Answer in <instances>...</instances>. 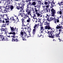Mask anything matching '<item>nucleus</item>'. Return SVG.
I'll use <instances>...</instances> for the list:
<instances>
[{
  "instance_id": "19",
  "label": "nucleus",
  "mask_w": 63,
  "mask_h": 63,
  "mask_svg": "<svg viewBox=\"0 0 63 63\" xmlns=\"http://www.w3.org/2000/svg\"><path fill=\"white\" fill-rule=\"evenodd\" d=\"M8 34H13V36H14V35H16V33H15V32H10L9 33H8Z\"/></svg>"
},
{
  "instance_id": "32",
  "label": "nucleus",
  "mask_w": 63,
  "mask_h": 63,
  "mask_svg": "<svg viewBox=\"0 0 63 63\" xmlns=\"http://www.w3.org/2000/svg\"><path fill=\"white\" fill-rule=\"evenodd\" d=\"M48 2H47L46 1H45L44 3V5H48Z\"/></svg>"
},
{
  "instance_id": "16",
  "label": "nucleus",
  "mask_w": 63,
  "mask_h": 63,
  "mask_svg": "<svg viewBox=\"0 0 63 63\" xmlns=\"http://www.w3.org/2000/svg\"><path fill=\"white\" fill-rule=\"evenodd\" d=\"M34 7H35V8L38 9L39 8H39L40 7V5L38 4H37L34 6Z\"/></svg>"
},
{
  "instance_id": "35",
  "label": "nucleus",
  "mask_w": 63,
  "mask_h": 63,
  "mask_svg": "<svg viewBox=\"0 0 63 63\" xmlns=\"http://www.w3.org/2000/svg\"><path fill=\"white\" fill-rule=\"evenodd\" d=\"M22 32V31L20 33V34H21V35H22V36H23V34H24V33H23V32Z\"/></svg>"
},
{
  "instance_id": "15",
  "label": "nucleus",
  "mask_w": 63,
  "mask_h": 63,
  "mask_svg": "<svg viewBox=\"0 0 63 63\" xmlns=\"http://www.w3.org/2000/svg\"><path fill=\"white\" fill-rule=\"evenodd\" d=\"M51 8H53L54 6H55V3L54 2H52L51 4Z\"/></svg>"
},
{
  "instance_id": "34",
  "label": "nucleus",
  "mask_w": 63,
  "mask_h": 63,
  "mask_svg": "<svg viewBox=\"0 0 63 63\" xmlns=\"http://www.w3.org/2000/svg\"><path fill=\"white\" fill-rule=\"evenodd\" d=\"M53 19H54V18L53 17H51L50 18V21H51V20H53Z\"/></svg>"
},
{
  "instance_id": "13",
  "label": "nucleus",
  "mask_w": 63,
  "mask_h": 63,
  "mask_svg": "<svg viewBox=\"0 0 63 63\" xmlns=\"http://www.w3.org/2000/svg\"><path fill=\"white\" fill-rule=\"evenodd\" d=\"M31 11L30 10V9H27L26 10V12L28 13H29V14H30V13H31Z\"/></svg>"
},
{
  "instance_id": "30",
  "label": "nucleus",
  "mask_w": 63,
  "mask_h": 63,
  "mask_svg": "<svg viewBox=\"0 0 63 63\" xmlns=\"http://www.w3.org/2000/svg\"><path fill=\"white\" fill-rule=\"evenodd\" d=\"M36 14H37V16H38V17H39V16H40V15H41V13H40V14L39 13H38V12L37 13H36Z\"/></svg>"
},
{
  "instance_id": "51",
  "label": "nucleus",
  "mask_w": 63,
  "mask_h": 63,
  "mask_svg": "<svg viewBox=\"0 0 63 63\" xmlns=\"http://www.w3.org/2000/svg\"><path fill=\"white\" fill-rule=\"evenodd\" d=\"M39 2H40V4L42 5V1H39Z\"/></svg>"
},
{
  "instance_id": "31",
  "label": "nucleus",
  "mask_w": 63,
  "mask_h": 63,
  "mask_svg": "<svg viewBox=\"0 0 63 63\" xmlns=\"http://www.w3.org/2000/svg\"><path fill=\"white\" fill-rule=\"evenodd\" d=\"M50 6V5H49V4H48V5L46 6V8H47V9H48V8H49Z\"/></svg>"
},
{
  "instance_id": "60",
  "label": "nucleus",
  "mask_w": 63,
  "mask_h": 63,
  "mask_svg": "<svg viewBox=\"0 0 63 63\" xmlns=\"http://www.w3.org/2000/svg\"><path fill=\"white\" fill-rule=\"evenodd\" d=\"M0 11H2V9L1 8V7H0Z\"/></svg>"
},
{
  "instance_id": "33",
  "label": "nucleus",
  "mask_w": 63,
  "mask_h": 63,
  "mask_svg": "<svg viewBox=\"0 0 63 63\" xmlns=\"http://www.w3.org/2000/svg\"><path fill=\"white\" fill-rule=\"evenodd\" d=\"M60 34H59V33H58V34H56L55 35H54V36H56V37H59V35Z\"/></svg>"
},
{
  "instance_id": "63",
  "label": "nucleus",
  "mask_w": 63,
  "mask_h": 63,
  "mask_svg": "<svg viewBox=\"0 0 63 63\" xmlns=\"http://www.w3.org/2000/svg\"><path fill=\"white\" fill-rule=\"evenodd\" d=\"M41 36H42V34H41V35H38V37H41Z\"/></svg>"
},
{
  "instance_id": "36",
  "label": "nucleus",
  "mask_w": 63,
  "mask_h": 63,
  "mask_svg": "<svg viewBox=\"0 0 63 63\" xmlns=\"http://www.w3.org/2000/svg\"><path fill=\"white\" fill-rule=\"evenodd\" d=\"M19 20H18V17H16V19L15 20L16 22H18V21Z\"/></svg>"
},
{
  "instance_id": "58",
  "label": "nucleus",
  "mask_w": 63,
  "mask_h": 63,
  "mask_svg": "<svg viewBox=\"0 0 63 63\" xmlns=\"http://www.w3.org/2000/svg\"><path fill=\"white\" fill-rule=\"evenodd\" d=\"M1 18H0V23H2V20L0 19Z\"/></svg>"
},
{
  "instance_id": "38",
  "label": "nucleus",
  "mask_w": 63,
  "mask_h": 63,
  "mask_svg": "<svg viewBox=\"0 0 63 63\" xmlns=\"http://www.w3.org/2000/svg\"><path fill=\"white\" fill-rule=\"evenodd\" d=\"M22 38L23 39V41H26L27 40L26 39H25V38L23 37V36L22 37Z\"/></svg>"
},
{
  "instance_id": "6",
  "label": "nucleus",
  "mask_w": 63,
  "mask_h": 63,
  "mask_svg": "<svg viewBox=\"0 0 63 63\" xmlns=\"http://www.w3.org/2000/svg\"><path fill=\"white\" fill-rule=\"evenodd\" d=\"M61 9H60V10L59 11H58V12H57V13L58 14H59L61 15V16L59 17V18H60V17H61L62 16V14H63V13H62V10H61Z\"/></svg>"
},
{
  "instance_id": "64",
  "label": "nucleus",
  "mask_w": 63,
  "mask_h": 63,
  "mask_svg": "<svg viewBox=\"0 0 63 63\" xmlns=\"http://www.w3.org/2000/svg\"><path fill=\"white\" fill-rule=\"evenodd\" d=\"M2 23H4L5 22V21H4V20H3V21L2 20Z\"/></svg>"
},
{
  "instance_id": "48",
  "label": "nucleus",
  "mask_w": 63,
  "mask_h": 63,
  "mask_svg": "<svg viewBox=\"0 0 63 63\" xmlns=\"http://www.w3.org/2000/svg\"><path fill=\"white\" fill-rule=\"evenodd\" d=\"M43 29V26L40 27V30H42Z\"/></svg>"
},
{
  "instance_id": "28",
  "label": "nucleus",
  "mask_w": 63,
  "mask_h": 63,
  "mask_svg": "<svg viewBox=\"0 0 63 63\" xmlns=\"http://www.w3.org/2000/svg\"><path fill=\"white\" fill-rule=\"evenodd\" d=\"M31 21V19H30V18L29 17V18L28 19V20H27V22H29L30 21Z\"/></svg>"
},
{
  "instance_id": "4",
  "label": "nucleus",
  "mask_w": 63,
  "mask_h": 63,
  "mask_svg": "<svg viewBox=\"0 0 63 63\" xmlns=\"http://www.w3.org/2000/svg\"><path fill=\"white\" fill-rule=\"evenodd\" d=\"M11 37H13L12 38V42H19V41L17 40V38H16V37H15V35L12 36Z\"/></svg>"
},
{
  "instance_id": "53",
  "label": "nucleus",
  "mask_w": 63,
  "mask_h": 63,
  "mask_svg": "<svg viewBox=\"0 0 63 63\" xmlns=\"http://www.w3.org/2000/svg\"><path fill=\"white\" fill-rule=\"evenodd\" d=\"M47 20L48 22L49 21H50V20H49V18H47Z\"/></svg>"
},
{
  "instance_id": "8",
  "label": "nucleus",
  "mask_w": 63,
  "mask_h": 63,
  "mask_svg": "<svg viewBox=\"0 0 63 63\" xmlns=\"http://www.w3.org/2000/svg\"><path fill=\"white\" fill-rule=\"evenodd\" d=\"M10 28H11V32H15L16 31V28L15 27V28H14L13 27H10Z\"/></svg>"
},
{
  "instance_id": "43",
  "label": "nucleus",
  "mask_w": 63,
  "mask_h": 63,
  "mask_svg": "<svg viewBox=\"0 0 63 63\" xmlns=\"http://www.w3.org/2000/svg\"><path fill=\"white\" fill-rule=\"evenodd\" d=\"M7 37H5L4 36V37L3 38V39H4V41H6L7 40Z\"/></svg>"
},
{
  "instance_id": "41",
  "label": "nucleus",
  "mask_w": 63,
  "mask_h": 63,
  "mask_svg": "<svg viewBox=\"0 0 63 63\" xmlns=\"http://www.w3.org/2000/svg\"><path fill=\"white\" fill-rule=\"evenodd\" d=\"M3 13H2V11H1V12H0V16H1L2 15H3Z\"/></svg>"
},
{
  "instance_id": "18",
  "label": "nucleus",
  "mask_w": 63,
  "mask_h": 63,
  "mask_svg": "<svg viewBox=\"0 0 63 63\" xmlns=\"http://www.w3.org/2000/svg\"><path fill=\"white\" fill-rule=\"evenodd\" d=\"M25 20V19L23 18H22V19H21L22 23L23 24V25H22V26H24V25H23V23H24V22H25V21H24Z\"/></svg>"
},
{
  "instance_id": "61",
  "label": "nucleus",
  "mask_w": 63,
  "mask_h": 63,
  "mask_svg": "<svg viewBox=\"0 0 63 63\" xmlns=\"http://www.w3.org/2000/svg\"><path fill=\"white\" fill-rule=\"evenodd\" d=\"M34 9H33L32 11H33V12L34 13H35V10H34Z\"/></svg>"
},
{
  "instance_id": "39",
  "label": "nucleus",
  "mask_w": 63,
  "mask_h": 63,
  "mask_svg": "<svg viewBox=\"0 0 63 63\" xmlns=\"http://www.w3.org/2000/svg\"><path fill=\"white\" fill-rule=\"evenodd\" d=\"M55 19H56L57 20V23H58V22H59V20L58 19H59V18H58V19H56L55 18Z\"/></svg>"
},
{
  "instance_id": "29",
  "label": "nucleus",
  "mask_w": 63,
  "mask_h": 63,
  "mask_svg": "<svg viewBox=\"0 0 63 63\" xmlns=\"http://www.w3.org/2000/svg\"><path fill=\"white\" fill-rule=\"evenodd\" d=\"M10 8L11 10L14 9V6H13V5H11Z\"/></svg>"
},
{
  "instance_id": "1",
  "label": "nucleus",
  "mask_w": 63,
  "mask_h": 63,
  "mask_svg": "<svg viewBox=\"0 0 63 63\" xmlns=\"http://www.w3.org/2000/svg\"><path fill=\"white\" fill-rule=\"evenodd\" d=\"M46 29H48V30H51V31H48V30H47L48 32H47V33L48 34V37L49 38H53V39L54 38V35H53L52 34H53L54 32V31H52V29L51 28V27H50V25H49L47 26H46Z\"/></svg>"
},
{
  "instance_id": "50",
  "label": "nucleus",
  "mask_w": 63,
  "mask_h": 63,
  "mask_svg": "<svg viewBox=\"0 0 63 63\" xmlns=\"http://www.w3.org/2000/svg\"><path fill=\"white\" fill-rule=\"evenodd\" d=\"M44 14V13H41V15H40V17H42V14Z\"/></svg>"
},
{
  "instance_id": "62",
  "label": "nucleus",
  "mask_w": 63,
  "mask_h": 63,
  "mask_svg": "<svg viewBox=\"0 0 63 63\" xmlns=\"http://www.w3.org/2000/svg\"><path fill=\"white\" fill-rule=\"evenodd\" d=\"M48 2L49 4H51V2H50V1H49Z\"/></svg>"
},
{
  "instance_id": "9",
  "label": "nucleus",
  "mask_w": 63,
  "mask_h": 63,
  "mask_svg": "<svg viewBox=\"0 0 63 63\" xmlns=\"http://www.w3.org/2000/svg\"><path fill=\"white\" fill-rule=\"evenodd\" d=\"M59 25H57V26L56 27V29H62V26L61 25V24H59Z\"/></svg>"
},
{
  "instance_id": "21",
  "label": "nucleus",
  "mask_w": 63,
  "mask_h": 63,
  "mask_svg": "<svg viewBox=\"0 0 63 63\" xmlns=\"http://www.w3.org/2000/svg\"><path fill=\"white\" fill-rule=\"evenodd\" d=\"M7 18V20H11V17L10 16H8V15H6Z\"/></svg>"
},
{
  "instance_id": "20",
  "label": "nucleus",
  "mask_w": 63,
  "mask_h": 63,
  "mask_svg": "<svg viewBox=\"0 0 63 63\" xmlns=\"http://www.w3.org/2000/svg\"><path fill=\"white\" fill-rule=\"evenodd\" d=\"M49 22H47V21H46L44 23V25H49Z\"/></svg>"
},
{
  "instance_id": "56",
  "label": "nucleus",
  "mask_w": 63,
  "mask_h": 63,
  "mask_svg": "<svg viewBox=\"0 0 63 63\" xmlns=\"http://www.w3.org/2000/svg\"><path fill=\"white\" fill-rule=\"evenodd\" d=\"M28 9H29V5H27V8L26 9V10Z\"/></svg>"
},
{
  "instance_id": "17",
  "label": "nucleus",
  "mask_w": 63,
  "mask_h": 63,
  "mask_svg": "<svg viewBox=\"0 0 63 63\" xmlns=\"http://www.w3.org/2000/svg\"><path fill=\"white\" fill-rule=\"evenodd\" d=\"M58 4H59L60 6V5H63V0H62V2H61L60 3L59 2Z\"/></svg>"
},
{
  "instance_id": "42",
  "label": "nucleus",
  "mask_w": 63,
  "mask_h": 63,
  "mask_svg": "<svg viewBox=\"0 0 63 63\" xmlns=\"http://www.w3.org/2000/svg\"><path fill=\"white\" fill-rule=\"evenodd\" d=\"M36 15L35 14H34L33 16V19H35V18L34 17H36Z\"/></svg>"
},
{
  "instance_id": "24",
  "label": "nucleus",
  "mask_w": 63,
  "mask_h": 63,
  "mask_svg": "<svg viewBox=\"0 0 63 63\" xmlns=\"http://www.w3.org/2000/svg\"><path fill=\"white\" fill-rule=\"evenodd\" d=\"M7 5H10V3H11V2H10V0H7Z\"/></svg>"
},
{
  "instance_id": "10",
  "label": "nucleus",
  "mask_w": 63,
  "mask_h": 63,
  "mask_svg": "<svg viewBox=\"0 0 63 63\" xmlns=\"http://www.w3.org/2000/svg\"><path fill=\"white\" fill-rule=\"evenodd\" d=\"M45 13H50V9L49 8H46L45 10Z\"/></svg>"
},
{
  "instance_id": "44",
  "label": "nucleus",
  "mask_w": 63,
  "mask_h": 63,
  "mask_svg": "<svg viewBox=\"0 0 63 63\" xmlns=\"http://www.w3.org/2000/svg\"><path fill=\"white\" fill-rule=\"evenodd\" d=\"M11 19H12L13 21L15 20V19H14V17H11Z\"/></svg>"
},
{
  "instance_id": "59",
  "label": "nucleus",
  "mask_w": 63,
  "mask_h": 63,
  "mask_svg": "<svg viewBox=\"0 0 63 63\" xmlns=\"http://www.w3.org/2000/svg\"><path fill=\"white\" fill-rule=\"evenodd\" d=\"M27 3H28V2H29V1H30V0H27Z\"/></svg>"
},
{
  "instance_id": "52",
  "label": "nucleus",
  "mask_w": 63,
  "mask_h": 63,
  "mask_svg": "<svg viewBox=\"0 0 63 63\" xmlns=\"http://www.w3.org/2000/svg\"><path fill=\"white\" fill-rule=\"evenodd\" d=\"M1 16V18H3V17H4V15H2L0 16Z\"/></svg>"
},
{
  "instance_id": "2",
  "label": "nucleus",
  "mask_w": 63,
  "mask_h": 63,
  "mask_svg": "<svg viewBox=\"0 0 63 63\" xmlns=\"http://www.w3.org/2000/svg\"><path fill=\"white\" fill-rule=\"evenodd\" d=\"M25 2L27 3V0H23L22 3H18V6H17L16 8L18 10L20 9V11H23V9L24 8V6H25Z\"/></svg>"
},
{
  "instance_id": "49",
  "label": "nucleus",
  "mask_w": 63,
  "mask_h": 63,
  "mask_svg": "<svg viewBox=\"0 0 63 63\" xmlns=\"http://www.w3.org/2000/svg\"><path fill=\"white\" fill-rule=\"evenodd\" d=\"M30 28V30L29 31H28V32L29 33H30V32H31V28Z\"/></svg>"
},
{
  "instance_id": "23",
  "label": "nucleus",
  "mask_w": 63,
  "mask_h": 63,
  "mask_svg": "<svg viewBox=\"0 0 63 63\" xmlns=\"http://www.w3.org/2000/svg\"><path fill=\"white\" fill-rule=\"evenodd\" d=\"M0 37L1 39H2V40H3V39L4 38V36L2 35H0Z\"/></svg>"
},
{
  "instance_id": "40",
  "label": "nucleus",
  "mask_w": 63,
  "mask_h": 63,
  "mask_svg": "<svg viewBox=\"0 0 63 63\" xmlns=\"http://www.w3.org/2000/svg\"><path fill=\"white\" fill-rule=\"evenodd\" d=\"M6 9H7V11L8 12H10V11H11V9H10V8H7Z\"/></svg>"
},
{
  "instance_id": "7",
  "label": "nucleus",
  "mask_w": 63,
  "mask_h": 63,
  "mask_svg": "<svg viewBox=\"0 0 63 63\" xmlns=\"http://www.w3.org/2000/svg\"><path fill=\"white\" fill-rule=\"evenodd\" d=\"M51 12H52L51 13V16H54V14H55L56 12H55L56 11L53 8L52 9H51Z\"/></svg>"
},
{
  "instance_id": "22",
  "label": "nucleus",
  "mask_w": 63,
  "mask_h": 63,
  "mask_svg": "<svg viewBox=\"0 0 63 63\" xmlns=\"http://www.w3.org/2000/svg\"><path fill=\"white\" fill-rule=\"evenodd\" d=\"M36 20L37 21V22H40L41 21V19L39 18H36Z\"/></svg>"
},
{
  "instance_id": "25",
  "label": "nucleus",
  "mask_w": 63,
  "mask_h": 63,
  "mask_svg": "<svg viewBox=\"0 0 63 63\" xmlns=\"http://www.w3.org/2000/svg\"><path fill=\"white\" fill-rule=\"evenodd\" d=\"M35 10V11L34 12H36V13H38V11H39V9L37 8H34Z\"/></svg>"
},
{
  "instance_id": "26",
  "label": "nucleus",
  "mask_w": 63,
  "mask_h": 63,
  "mask_svg": "<svg viewBox=\"0 0 63 63\" xmlns=\"http://www.w3.org/2000/svg\"><path fill=\"white\" fill-rule=\"evenodd\" d=\"M23 13H19V15L18 16H21L22 17L23 16Z\"/></svg>"
},
{
  "instance_id": "55",
  "label": "nucleus",
  "mask_w": 63,
  "mask_h": 63,
  "mask_svg": "<svg viewBox=\"0 0 63 63\" xmlns=\"http://www.w3.org/2000/svg\"><path fill=\"white\" fill-rule=\"evenodd\" d=\"M45 27H43V30H45V29H46V26H45Z\"/></svg>"
},
{
  "instance_id": "3",
  "label": "nucleus",
  "mask_w": 63,
  "mask_h": 63,
  "mask_svg": "<svg viewBox=\"0 0 63 63\" xmlns=\"http://www.w3.org/2000/svg\"><path fill=\"white\" fill-rule=\"evenodd\" d=\"M39 24H35V25L34 26L33 28H34L33 29L32 31V34L33 35H35V33H36V27L37 28H38V27H39Z\"/></svg>"
},
{
  "instance_id": "46",
  "label": "nucleus",
  "mask_w": 63,
  "mask_h": 63,
  "mask_svg": "<svg viewBox=\"0 0 63 63\" xmlns=\"http://www.w3.org/2000/svg\"><path fill=\"white\" fill-rule=\"evenodd\" d=\"M6 24H3L2 25V26L5 27H6Z\"/></svg>"
},
{
  "instance_id": "12",
  "label": "nucleus",
  "mask_w": 63,
  "mask_h": 63,
  "mask_svg": "<svg viewBox=\"0 0 63 63\" xmlns=\"http://www.w3.org/2000/svg\"><path fill=\"white\" fill-rule=\"evenodd\" d=\"M36 4L37 3L36 2L34 1L32 2L31 4V6H35V5H36Z\"/></svg>"
},
{
  "instance_id": "54",
  "label": "nucleus",
  "mask_w": 63,
  "mask_h": 63,
  "mask_svg": "<svg viewBox=\"0 0 63 63\" xmlns=\"http://www.w3.org/2000/svg\"><path fill=\"white\" fill-rule=\"evenodd\" d=\"M10 22V21H9V20H7L6 21V23H9V22Z\"/></svg>"
},
{
  "instance_id": "57",
  "label": "nucleus",
  "mask_w": 63,
  "mask_h": 63,
  "mask_svg": "<svg viewBox=\"0 0 63 63\" xmlns=\"http://www.w3.org/2000/svg\"><path fill=\"white\" fill-rule=\"evenodd\" d=\"M1 1H3L4 2V1H5V3H6V1L7 0H0Z\"/></svg>"
},
{
  "instance_id": "11",
  "label": "nucleus",
  "mask_w": 63,
  "mask_h": 63,
  "mask_svg": "<svg viewBox=\"0 0 63 63\" xmlns=\"http://www.w3.org/2000/svg\"><path fill=\"white\" fill-rule=\"evenodd\" d=\"M2 12L4 13H7V10L6 8H4L2 10Z\"/></svg>"
},
{
  "instance_id": "37",
  "label": "nucleus",
  "mask_w": 63,
  "mask_h": 63,
  "mask_svg": "<svg viewBox=\"0 0 63 63\" xmlns=\"http://www.w3.org/2000/svg\"><path fill=\"white\" fill-rule=\"evenodd\" d=\"M30 10H31V11H32L33 10V8L32 7H31V6H30Z\"/></svg>"
},
{
  "instance_id": "45",
  "label": "nucleus",
  "mask_w": 63,
  "mask_h": 63,
  "mask_svg": "<svg viewBox=\"0 0 63 63\" xmlns=\"http://www.w3.org/2000/svg\"><path fill=\"white\" fill-rule=\"evenodd\" d=\"M27 5L28 6H29V5H31V2H29V3Z\"/></svg>"
},
{
  "instance_id": "27",
  "label": "nucleus",
  "mask_w": 63,
  "mask_h": 63,
  "mask_svg": "<svg viewBox=\"0 0 63 63\" xmlns=\"http://www.w3.org/2000/svg\"><path fill=\"white\" fill-rule=\"evenodd\" d=\"M11 6V5H8L7 6H6V8L7 9V8H9V9L10 8V7Z\"/></svg>"
},
{
  "instance_id": "5",
  "label": "nucleus",
  "mask_w": 63,
  "mask_h": 63,
  "mask_svg": "<svg viewBox=\"0 0 63 63\" xmlns=\"http://www.w3.org/2000/svg\"><path fill=\"white\" fill-rule=\"evenodd\" d=\"M30 14L29 13H27L25 14L24 13V15L23 16H24V18H25V19H27V17L29 18V15Z\"/></svg>"
},
{
  "instance_id": "14",
  "label": "nucleus",
  "mask_w": 63,
  "mask_h": 63,
  "mask_svg": "<svg viewBox=\"0 0 63 63\" xmlns=\"http://www.w3.org/2000/svg\"><path fill=\"white\" fill-rule=\"evenodd\" d=\"M1 30H2L3 31H5V32H7L8 31V30L7 29H4L3 28H1Z\"/></svg>"
},
{
  "instance_id": "47",
  "label": "nucleus",
  "mask_w": 63,
  "mask_h": 63,
  "mask_svg": "<svg viewBox=\"0 0 63 63\" xmlns=\"http://www.w3.org/2000/svg\"><path fill=\"white\" fill-rule=\"evenodd\" d=\"M61 29H60L59 30V34H60V32L61 31Z\"/></svg>"
}]
</instances>
